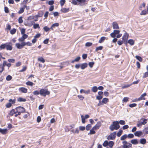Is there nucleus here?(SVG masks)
Instances as JSON below:
<instances>
[{"label":"nucleus","mask_w":148,"mask_h":148,"mask_svg":"<svg viewBox=\"0 0 148 148\" xmlns=\"http://www.w3.org/2000/svg\"><path fill=\"white\" fill-rule=\"evenodd\" d=\"M120 125L118 121H114L112 124L110 126L109 128L111 131H113L114 130H117L120 128Z\"/></svg>","instance_id":"obj_1"},{"label":"nucleus","mask_w":148,"mask_h":148,"mask_svg":"<svg viewBox=\"0 0 148 148\" xmlns=\"http://www.w3.org/2000/svg\"><path fill=\"white\" fill-rule=\"evenodd\" d=\"M50 94V92L47 89L42 88L40 90V94L41 96L45 97Z\"/></svg>","instance_id":"obj_2"},{"label":"nucleus","mask_w":148,"mask_h":148,"mask_svg":"<svg viewBox=\"0 0 148 148\" xmlns=\"http://www.w3.org/2000/svg\"><path fill=\"white\" fill-rule=\"evenodd\" d=\"M116 136V132H114L111 133L107 137V139L108 140H114L115 139Z\"/></svg>","instance_id":"obj_3"},{"label":"nucleus","mask_w":148,"mask_h":148,"mask_svg":"<svg viewBox=\"0 0 148 148\" xmlns=\"http://www.w3.org/2000/svg\"><path fill=\"white\" fill-rule=\"evenodd\" d=\"M15 110H16V112H19L21 114V113H24L25 111V108L21 106H19L16 108H15Z\"/></svg>","instance_id":"obj_4"},{"label":"nucleus","mask_w":148,"mask_h":148,"mask_svg":"<svg viewBox=\"0 0 148 148\" xmlns=\"http://www.w3.org/2000/svg\"><path fill=\"white\" fill-rule=\"evenodd\" d=\"M7 64V62L5 61H4L3 64H0V73H1L2 72L4 69V66L6 65Z\"/></svg>","instance_id":"obj_5"},{"label":"nucleus","mask_w":148,"mask_h":148,"mask_svg":"<svg viewBox=\"0 0 148 148\" xmlns=\"http://www.w3.org/2000/svg\"><path fill=\"white\" fill-rule=\"evenodd\" d=\"M6 48L7 50H11L12 49V44L10 42L6 43Z\"/></svg>","instance_id":"obj_6"},{"label":"nucleus","mask_w":148,"mask_h":148,"mask_svg":"<svg viewBox=\"0 0 148 148\" xmlns=\"http://www.w3.org/2000/svg\"><path fill=\"white\" fill-rule=\"evenodd\" d=\"M129 36L128 34L125 32L123 36L122 37V40L124 42H125L127 41V40Z\"/></svg>","instance_id":"obj_7"},{"label":"nucleus","mask_w":148,"mask_h":148,"mask_svg":"<svg viewBox=\"0 0 148 148\" xmlns=\"http://www.w3.org/2000/svg\"><path fill=\"white\" fill-rule=\"evenodd\" d=\"M112 27L114 29H119L118 24L116 22H114L112 23Z\"/></svg>","instance_id":"obj_8"},{"label":"nucleus","mask_w":148,"mask_h":148,"mask_svg":"<svg viewBox=\"0 0 148 148\" xmlns=\"http://www.w3.org/2000/svg\"><path fill=\"white\" fill-rule=\"evenodd\" d=\"M134 134L136 136L139 137L143 135V133L141 131H137L134 133Z\"/></svg>","instance_id":"obj_9"},{"label":"nucleus","mask_w":148,"mask_h":148,"mask_svg":"<svg viewBox=\"0 0 148 148\" xmlns=\"http://www.w3.org/2000/svg\"><path fill=\"white\" fill-rule=\"evenodd\" d=\"M140 121L142 125H144L147 123V119L141 118L140 120Z\"/></svg>","instance_id":"obj_10"},{"label":"nucleus","mask_w":148,"mask_h":148,"mask_svg":"<svg viewBox=\"0 0 148 148\" xmlns=\"http://www.w3.org/2000/svg\"><path fill=\"white\" fill-rule=\"evenodd\" d=\"M101 124L100 122H98L97 124L95 125V126H94L93 128L95 130L97 129H99V127L101 126Z\"/></svg>","instance_id":"obj_11"},{"label":"nucleus","mask_w":148,"mask_h":148,"mask_svg":"<svg viewBox=\"0 0 148 148\" xmlns=\"http://www.w3.org/2000/svg\"><path fill=\"white\" fill-rule=\"evenodd\" d=\"M88 66V64L87 63H85L80 64V67L83 70Z\"/></svg>","instance_id":"obj_12"},{"label":"nucleus","mask_w":148,"mask_h":148,"mask_svg":"<svg viewBox=\"0 0 148 148\" xmlns=\"http://www.w3.org/2000/svg\"><path fill=\"white\" fill-rule=\"evenodd\" d=\"M146 94L145 93L142 94L140 97L137 99L136 101H140L143 99L145 100V98H144V97L146 96Z\"/></svg>","instance_id":"obj_13"},{"label":"nucleus","mask_w":148,"mask_h":148,"mask_svg":"<svg viewBox=\"0 0 148 148\" xmlns=\"http://www.w3.org/2000/svg\"><path fill=\"white\" fill-rule=\"evenodd\" d=\"M8 130L6 129H2L0 128V132L3 134H5L7 132Z\"/></svg>","instance_id":"obj_14"},{"label":"nucleus","mask_w":148,"mask_h":148,"mask_svg":"<svg viewBox=\"0 0 148 148\" xmlns=\"http://www.w3.org/2000/svg\"><path fill=\"white\" fill-rule=\"evenodd\" d=\"M80 92L81 93L83 92L86 94H88L90 92V90H86L83 89H81V90H80Z\"/></svg>","instance_id":"obj_15"},{"label":"nucleus","mask_w":148,"mask_h":148,"mask_svg":"<svg viewBox=\"0 0 148 148\" xmlns=\"http://www.w3.org/2000/svg\"><path fill=\"white\" fill-rule=\"evenodd\" d=\"M19 90L22 92L24 93H26L27 92V89L23 87H22L19 88Z\"/></svg>","instance_id":"obj_16"},{"label":"nucleus","mask_w":148,"mask_h":148,"mask_svg":"<svg viewBox=\"0 0 148 148\" xmlns=\"http://www.w3.org/2000/svg\"><path fill=\"white\" fill-rule=\"evenodd\" d=\"M61 11L62 12L64 13H65L69 11V8H63L61 9Z\"/></svg>","instance_id":"obj_17"},{"label":"nucleus","mask_w":148,"mask_h":148,"mask_svg":"<svg viewBox=\"0 0 148 148\" xmlns=\"http://www.w3.org/2000/svg\"><path fill=\"white\" fill-rule=\"evenodd\" d=\"M131 143L133 144L136 145L138 143V142L137 139H132L131 140Z\"/></svg>","instance_id":"obj_18"},{"label":"nucleus","mask_w":148,"mask_h":148,"mask_svg":"<svg viewBox=\"0 0 148 148\" xmlns=\"http://www.w3.org/2000/svg\"><path fill=\"white\" fill-rule=\"evenodd\" d=\"M25 8H27V7L26 5H25L24 6V7L21 8L20 9V10L18 11V13L19 14H21L23 12L24 10V9Z\"/></svg>","instance_id":"obj_19"},{"label":"nucleus","mask_w":148,"mask_h":148,"mask_svg":"<svg viewBox=\"0 0 148 148\" xmlns=\"http://www.w3.org/2000/svg\"><path fill=\"white\" fill-rule=\"evenodd\" d=\"M17 112H16V110H14V109H12L10 112L9 114L11 116H12L14 114H16Z\"/></svg>","instance_id":"obj_20"},{"label":"nucleus","mask_w":148,"mask_h":148,"mask_svg":"<svg viewBox=\"0 0 148 148\" xmlns=\"http://www.w3.org/2000/svg\"><path fill=\"white\" fill-rule=\"evenodd\" d=\"M94 130H95L94 129H93L92 127L90 130V132L88 133V135H91L94 134L95 133V132L94 131Z\"/></svg>","instance_id":"obj_21"},{"label":"nucleus","mask_w":148,"mask_h":148,"mask_svg":"<svg viewBox=\"0 0 148 148\" xmlns=\"http://www.w3.org/2000/svg\"><path fill=\"white\" fill-rule=\"evenodd\" d=\"M78 3L82 5H84L85 3L86 0H76Z\"/></svg>","instance_id":"obj_22"},{"label":"nucleus","mask_w":148,"mask_h":148,"mask_svg":"<svg viewBox=\"0 0 148 148\" xmlns=\"http://www.w3.org/2000/svg\"><path fill=\"white\" fill-rule=\"evenodd\" d=\"M98 90V88L96 86H94L92 88V90L94 92H96Z\"/></svg>","instance_id":"obj_23"},{"label":"nucleus","mask_w":148,"mask_h":148,"mask_svg":"<svg viewBox=\"0 0 148 148\" xmlns=\"http://www.w3.org/2000/svg\"><path fill=\"white\" fill-rule=\"evenodd\" d=\"M127 43L130 44L131 45H134V42L133 40L130 39L128 41Z\"/></svg>","instance_id":"obj_24"},{"label":"nucleus","mask_w":148,"mask_h":148,"mask_svg":"<svg viewBox=\"0 0 148 148\" xmlns=\"http://www.w3.org/2000/svg\"><path fill=\"white\" fill-rule=\"evenodd\" d=\"M140 143L142 144H145L146 142V140L145 138H141L140 139Z\"/></svg>","instance_id":"obj_25"},{"label":"nucleus","mask_w":148,"mask_h":148,"mask_svg":"<svg viewBox=\"0 0 148 148\" xmlns=\"http://www.w3.org/2000/svg\"><path fill=\"white\" fill-rule=\"evenodd\" d=\"M80 57L79 56L77 57L74 60H72L71 61V62L72 63H73L75 62H78L79 61L80 59Z\"/></svg>","instance_id":"obj_26"},{"label":"nucleus","mask_w":148,"mask_h":148,"mask_svg":"<svg viewBox=\"0 0 148 148\" xmlns=\"http://www.w3.org/2000/svg\"><path fill=\"white\" fill-rule=\"evenodd\" d=\"M15 46L18 49H21L23 48L21 45L19 43H16L15 44Z\"/></svg>","instance_id":"obj_27"},{"label":"nucleus","mask_w":148,"mask_h":148,"mask_svg":"<svg viewBox=\"0 0 148 148\" xmlns=\"http://www.w3.org/2000/svg\"><path fill=\"white\" fill-rule=\"evenodd\" d=\"M6 43L2 44L0 46V51L6 48Z\"/></svg>","instance_id":"obj_28"},{"label":"nucleus","mask_w":148,"mask_h":148,"mask_svg":"<svg viewBox=\"0 0 148 148\" xmlns=\"http://www.w3.org/2000/svg\"><path fill=\"white\" fill-rule=\"evenodd\" d=\"M106 38L105 37L103 36L101 37L99 40V43H101L103 42L106 39Z\"/></svg>","instance_id":"obj_29"},{"label":"nucleus","mask_w":148,"mask_h":148,"mask_svg":"<svg viewBox=\"0 0 148 148\" xmlns=\"http://www.w3.org/2000/svg\"><path fill=\"white\" fill-rule=\"evenodd\" d=\"M108 101V98H103L102 100V103H107Z\"/></svg>","instance_id":"obj_30"},{"label":"nucleus","mask_w":148,"mask_h":148,"mask_svg":"<svg viewBox=\"0 0 148 148\" xmlns=\"http://www.w3.org/2000/svg\"><path fill=\"white\" fill-rule=\"evenodd\" d=\"M17 100L19 102H25L26 100L25 99L22 97H20Z\"/></svg>","instance_id":"obj_31"},{"label":"nucleus","mask_w":148,"mask_h":148,"mask_svg":"<svg viewBox=\"0 0 148 148\" xmlns=\"http://www.w3.org/2000/svg\"><path fill=\"white\" fill-rule=\"evenodd\" d=\"M38 60L43 63H44L45 61L44 59L42 57L38 58Z\"/></svg>","instance_id":"obj_32"},{"label":"nucleus","mask_w":148,"mask_h":148,"mask_svg":"<svg viewBox=\"0 0 148 148\" xmlns=\"http://www.w3.org/2000/svg\"><path fill=\"white\" fill-rule=\"evenodd\" d=\"M135 58L138 60L140 62H142L143 61L142 58L140 56H135Z\"/></svg>","instance_id":"obj_33"},{"label":"nucleus","mask_w":148,"mask_h":148,"mask_svg":"<svg viewBox=\"0 0 148 148\" xmlns=\"http://www.w3.org/2000/svg\"><path fill=\"white\" fill-rule=\"evenodd\" d=\"M127 136L126 134H125L124 135L122 136L121 138V140H123L127 138Z\"/></svg>","instance_id":"obj_34"},{"label":"nucleus","mask_w":148,"mask_h":148,"mask_svg":"<svg viewBox=\"0 0 148 148\" xmlns=\"http://www.w3.org/2000/svg\"><path fill=\"white\" fill-rule=\"evenodd\" d=\"M33 94L34 95H38L40 94V91H39L37 90L34 91L33 92Z\"/></svg>","instance_id":"obj_35"},{"label":"nucleus","mask_w":148,"mask_h":148,"mask_svg":"<svg viewBox=\"0 0 148 148\" xmlns=\"http://www.w3.org/2000/svg\"><path fill=\"white\" fill-rule=\"evenodd\" d=\"M26 84L27 85L32 86L33 85L34 83L32 82L28 81L26 83Z\"/></svg>","instance_id":"obj_36"},{"label":"nucleus","mask_w":148,"mask_h":148,"mask_svg":"<svg viewBox=\"0 0 148 148\" xmlns=\"http://www.w3.org/2000/svg\"><path fill=\"white\" fill-rule=\"evenodd\" d=\"M103 47L102 46H99L97 47L95 49V51H98L101 50L103 49Z\"/></svg>","instance_id":"obj_37"},{"label":"nucleus","mask_w":148,"mask_h":148,"mask_svg":"<svg viewBox=\"0 0 148 148\" xmlns=\"http://www.w3.org/2000/svg\"><path fill=\"white\" fill-rule=\"evenodd\" d=\"M16 31V29L15 28H13V29L11 30L10 33L12 34H14Z\"/></svg>","instance_id":"obj_38"},{"label":"nucleus","mask_w":148,"mask_h":148,"mask_svg":"<svg viewBox=\"0 0 148 148\" xmlns=\"http://www.w3.org/2000/svg\"><path fill=\"white\" fill-rule=\"evenodd\" d=\"M46 3H48L49 5H52L54 4V2L53 0H51L49 2H46Z\"/></svg>","instance_id":"obj_39"},{"label":"nucleus","mask_w":148,"mask_h":148,"mask_svg":"<svg viewBox=\"0 0 148 148\" xmlns=\"http://www.w3.org/2000/svg\"><path fill=\"white\" fill-rule=\"evenodd\" d=\"M43 29L45 32H47L50 30V28L46 26L43 27Z\"/></svg>","instance_id":"obj_40"},{"label":"nucleus","mask_w":148,"mask_h":148,"mask_svg":"<svg viewBox=\"0 0 148 148\" xmlns=\"http://www.w3.org/2000/svg\"><path fill=\"white\" fill-rule=\"evenodd\" d=\"M33 28L34 29H36L37 28H39V25L38 24H34V25Z\"/></svg>","instance_id":"obj_41"},{"label":"nucleus","mask_w":148,"mask_h":148,"mask_svg":"<svg viewBox=\"0 0 148 148\" xmlns=\"http://www.w3.org/2000/svg\"><path fill=\"white\" fill-rule=\"evenodd\" d=\"M92 45V43L90 42H87L85 44V46L87 47H89Z\"/></svg>","instance_id":"obj_42"},{"label":"nucleus","mask_w":148,"mask_h":148,"mask_svg":"<svg viewBox=\"0 0 148 148\" xmlns=\"http://www.w3.org/2000/svg\"><path fill=\"white\" fill-rule=\"evenodd\" d=\"M114 145V142L112 141H110L108 143V146L110 147H112Z\"/></svg>","instance_id":"obj_43"},{"label":"nucleus","mask_w":148,"mask_h":148,"mask_svg":"<svg viewBox=\"0 0 148 148\" xmlns=\"http://www.w3.org/2000/svg\"><path fill=\"white\" fill-rule=\"evenodd\" d=\"M91 127V125L90 124H88L86 127V130L87 131L89 130Z\"/></svg>","instance_id":"obj_44"},{"label":"nucleus","mask_w":148,"mask_h":148,"mask_svg":"<svg viewBox=\"0 0 148 148\" xmlns=\"http://www.w3.org/2000/svg\"><path fill=\"white\" fill-rule=\"evenodd\" d=\"M147 13V12L146 10H143L140 13V15H145Z\"/></svg>","instance_id":"obj_45"},{"label":"nucleus","mask_w":148,"mask_h":148,"mask_svg":"<svg viewBox=\"0 0 148 148\" xmlns=\"http://www.w3.org/2000/svg\"><path fill=\"white\" fill-rule=\"evenodd\" d=\"M119 123L122 125H124L125 124V122L124 120H121L119 122Z\"/></svg>","instance_id":"obj_46"},{"label":"nucleus","mask_w":148,"mask_h":148,"mask_svg":"<svg viewBox=\"0 0 148 148\" xmlns=\"http://www.w3.org/2000/svg\"><path fill=\"white\" fill-rule=\"evenodd\" d=\"M11 25L9 24H8L6 25V29L10 30L11 29Z\"/></svg>","instance_id":"obj_47"},{"label":"nucleus","mask_w":148,"mask_h":148,"mask_svg":"<svg viewBox=\"0 0 148 148\" xmlns=\"http://www.w3.org/2000/svg\"><path fill=\"white\" fill-rule=\"evenodd\" d=\"M147 77H148V71L145 73L143 77V78H144Z\"/></svg>","instance_id":"obj_48"},{"label":"nucleus","mask_w":148,"mask_h":148,"mask_svg":"<svg viewBox=\"0 0 148 148\" xmlns=\"http://www.w3.org/2000/svg\"><path fill=\"white\" fill-rule=\"evenodd\" d=\"M12 78V77L10 75H8L6 77V80L7 81H10V80Z\"/></svg>","instance_id":"obj_49"},{"label":"nucleus","mask_w":148,"mask_h":148,"mask_svg":"<svg viewBox=\"0 0 148 148\" xmlns=\"http://www.w3.org/2000/svg\"><path fill=\"white\" fill-rule=\"evenodd\" d=\"M65 0H61L60 1V3L61 6L63 5L65 3Z\"/></svg>","instance_id":"obj_50"},{"label":"nucleus","mask_w":148,"mask_h":148,"mask_svg":"<svg viewBox=\"0 0 148 148\" xmlns=\"http://www.w3.org/2000/svg\"><path fill=\"white\" fill-rule=\"evenodd\" d=\"M81 118H82V122L83 123H84L85 122V118H84V116L83 115L81 116Z\"/></svg>","instance_id":"obj_51"},{"label":"nucleus","mask_w":148,"mask_h":148,"mask_svg":"<svg viewBox=\"0 0 148 148\" xmlns=\"http://www.w3.org/2000/svg\"><path fill=\"white\" fill-rule=\"evenodd\" d=\"M123 131L122 130H120L117 133V135L118 137H120Z\"/></svg>","instance_id":"obj_52"},{"label":"nucleus","mask_w":148,"mask_h":148,"mask_svg":"<svg viewBox=\"0 0 148 148\" xmlns=\"http://www.w3.org/2000/svg\"><path fill=\"white\" fill-rule=\"evenodd\" d=\"M94 64V62H90L89 63L88 65L90 68H92Z\"/></svg>","instance_id":"obj_53"},{"label":"nucleus","mask_w":148,"mask_h":148,"mask_svg":"<svg viewBox=\"0 0 148 148\" xmlns=\"http://www.w3.org/2000/svg\"><path fill=\"white\" fill-rule=\"evenodd\" d=\"M18 21L19 23H21L23 22V20L22 19V17L21 16L19 18Z\"/></svg>","instance_id":"obj_54"},{"label":"nucleus","mask_w":148,"mask_h":148,"mask_svg":"<svg viewBox=\"0 0 148 148\" xmlns=\"http://www.w3.org/2000/svg\"><path fill=\"white\" fill-rule=\"evenodd\" d=\"M71 3L74 5H78L77 2L75 0H72Z\"/></svg>","instance_id":"obj_55"},{"label":"nucleus","mask_w":148,"mask_h":148,"mask_svg":"<svg viewBox=\"0 0 148 148\" xmlns=\"http://www.w3.org/2000/svg\"><path fill=\"white\" fill-rule=\"evenodd\" d=\"M127 137L128 138H132L134 137V135L133 134H130L127 136Z\"/></svg>","instance_id":"obj_56"},{"label":"nucleus","mask_w":148,"mask_h":148,"mask_svg":"<svg viewBox=\"0 0 148 148\" xmlns=\"http://www.w3.org/2000/svg\"><path fill=\"white\" fill-rule=\"evenodd\" d=\"M77 97L81 100H83L84 99V97L82 95H78Z\"/></svg>","instance_id":"obj_57"},{"label":"nucleus","mask_w":148,"mask_h":148,"mask_svg":"<svg viewBox=\"0 0 148 148\" xmlns=\"http://www.w3.org/2000/svg\"><path fill=\"white\" fill-rule=\"evenodd\" d=\"M137 106V104L136 103H132L131 104L129 105V107L131 108H133L134 107H136Z\"/></svg>","instance_id":"obj_58"},{"label":"nucleus","mask_w":148,"mask_h":148,"mask_svg":"<svg viewBox=\"0 0 148 148\" xmlns=\"http://www.w3.org/2000/svg\"><path fill=\"white\" fill-rule=\"evenodd\" d=\"M9 102L10 103H11V104H13L15 102V100H12L11 99H10L9 100Z\"/></svg>","instance_id":"obj_59"},{"label":"nucleus","mask_w":148,"mask_h":148,"mask_svg":"<svg viewBox=\"0 0 148 148\" xmlns=\"http://www.w3.org/2000/svg\"><path fill=\"white\" fill-rule=\"evenodd\" d=\"M108 142L107 141H105L103 144V145L104 147H106L108 145Z\"/></svg>","instance_id":"obj_60"},{"label":"nucleus","mask_w":148,"mask_h":148,"mask_svg":"<svg viewBox=\"0 0 148 148\" xmlns=\"http://www.w3.org/2000/svg\"><path fill=\"white\" fill-rule=\"evenodd\" d=\"M113 32L116 35L119 34L120 31L118 30H114Z\"/></svg>","instance_id":"obj_61"},{"label":"nucleus","mask_w":148,"mask_h":148,"mask_svg":"<svg viewBox=\"0 0 148 148\" xmlns=\"http://www.w3.org/2000/svg\"><path fill=\"white\" fill-rule=\"evenodd\" d=\"M79 128L80 130L81 131H84L85 129V127L84 126H79Z\"/></svg>","instance_id":"obj_62"},{"label":"nucleus","mask_w":148,"mask_h":148,"mask_svg":"<svg viewBox=\"0 0 148 148\" xmlns=\"http://www.w3.org/2000/svg\"><path fill=\"white\" fill-rule=\"evenodd\" d=\"M129 98L127 97H125L123 100V101L124 102H126L128 101Z\"/></svg>","instance_id":"obj_63"},{"label":"nucleus","mask_w":148,"mask_h":148,"mask_svg":"<svg viewBox=\"0 0 148 148\" xmlns=\"http://www.w3.org/2000/svg\"><path fill=\"white\" fill-rule=\"evenodd\" d=\"M8 61L10 62L14 63L15 60L14 59H8Z\"/></svg>","instance_id":"obj_64"}]
</instances>
